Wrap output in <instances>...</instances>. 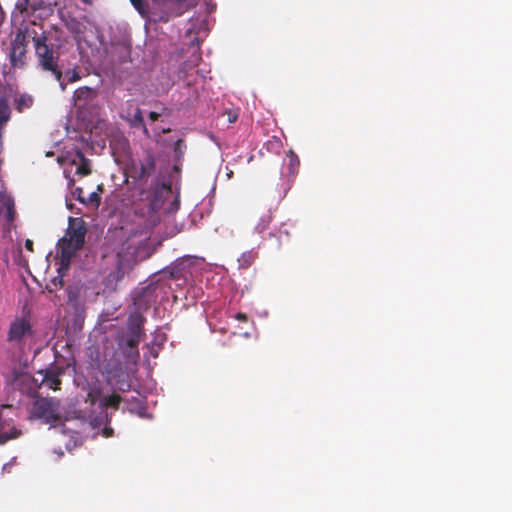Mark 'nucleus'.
Instances as JSON below:
<instances>
[{
	"mask_svg": "<svg viewBox=\"0 0 512 512\" xmlns=\"http://www.w3.org/2000/svg\"><path fill=\"white\" fill-rule=\"evenodd\" d=\"M33 47L37 67L44 72L51 73L56 80H60L62 77V70L59 65L60 46L54 44L46 32L39 34L35 30Z\"/></svg>",
	"mask_w": 512,
	"mask_h": 512,
	"instance_id": "f257e3e1",
	"label": "nucleus"
},
{
	"mask_svg": "<svg viewBox=\"0 0 512 512\" xmlns=\"http://www.w3.org/2000/svg\"><path fill=\"white\" fill-rule=\"evenodd\" d=\"M87 226L82 218L69 217V225L65 236L59 240L60 261L62 266H68L84 243Z\"/></svg>",
	"mask_w": 512,
	"mask_h": 512,
	"instance_id": "f03ea898",
	"label": "nucleus"
},
{
	"mask_svg": "<svg viewBox=\"0 0 512 512\" xmlns=\"http://www.w3.org/2000/svg\"><path fill=\"white\" fill-rule=\"evenodd\" d=\"M35 30L29 27L17 29L14 38L10 43L9 61L11 67L23 69L27 64V52L30 40L33 41Z\"/></svg>",
	"mask_w": 512,
	"mask_h": 512,
	"instance_id": "7ed1b4c3",
	"label": "nucleus"
},
{
	"mask_svg": "<svg viewBox=\"0 0 512 512\" xmlns=\"http://www.w3.org/2000/svg\"><path fill=\"white\" fill-rule=\"evenodd\" d=\"M29 419H38L45 424L60 422V402L55 398L35 399L30 411Z\"/></svg>",
	"mask_w": 512,
	"mask_h": 512,
	"instance_id": "20e7f679",
	"label": "nucleus"
},
{
	"mask_svg": "<svg viewBox=\"0 0 512 512\" xmlns=\"http://www.w3.org/2000/svg\"><path fill=\"white\" fill-rule=\"evenodd\" d=\"M156 171V159L152 153L146 155L131 166V176L140 182H146Z\"/></svg>",
	"mask_w": 512,
	"mask_h": 512,
	"instance_id": "39448f33",
	"label": "nucleus"
},
{
	"mask_svg": "<svg viewBox=\"0 0 512 512\" xmlns=\"http://www.w3.org/2000/svg\"><path fill=\"white\" fill-rule=\"evenodd\" d=\"M32 334L30 322L24 318H16L11 324L7 335L9 342L19 344L23 338Z\"/></svg>",
	"mask_w": 512,
	"mask_h": 512,
	"instance_id": "423d86ee",
	"label": "nucleus"
},
{
	"mask_svg": "<svg viewBox=\"0 0 512 512\" xmlns=\"http://www.w3.org/2000/svg\"><path fill=\"white\" fill-rule=\"evenodd\" d=\"M122 118L126 119L132 128L142 129L143 133L149 137V131L145 125L142 110L138 106H134L132 102H128V107L125 110V115Z\"/></svg>",
	"mask_w": 512,
	"mask_h": 512,
	"instance_id": "0eeeda50",
	"label": "nucleus"
},
{
	"mask_svg": "<svg viewBox=\"0 0 512 512\" xmlns=\"http://www.w3.org/2000/svg\"><path fill=\"white\" fill-rule=\"evenodd\" d=\"M87 362L90 369L101 371L102 374H106L108 381H110L112 371L107 367L102 370V359L99 348L91 346L87 349Z\"/></svg>",
	"mask_w": 512,
	"mask_h": 512,
	"instance_id": "6e6552de",
	"label": "nucleus"
},
{
	"mask_svg": "<svg viewBox=\"0 0 512 512\" xmlns=\"http://www.w3.org/2000/svg\"><path fill=\"white\" fill-rule=\"evenodd\" d=\"M144 322L145 318L141 313L135 312L130 314L127 321V331L125 332V334L142 339V336L144 334Z\"/></svg>",
	"mask_w": 512,
	"mask_h": 512,
	"instance_id": "1a4fd4ad",
	"label": "nucleus"
},
{
	"mask_svg": "<svg viewBox=\"0 0 512 512\" xmlns=\"http://www.w3.org/2000/svg\"><path fill=\"white\" fill-rule=\"evenodd\" d=\"M97 97V91L88 86H83L75 90L73 95L74 105L78 108L86 106Z\"/></svg>",
	"mask_w": 512,
	"mask_h": 512,
	"instance_id": "9d476101",
	"label": "nucleus"
},
{
	"mask_svg": "<svg viewBox=\"0 0 512 512\" xmlns=\"http://www.w3.org/2000/svg\"><path fill=\"white\" fill-rule=\"evenodd\" d=\"M3 423L0 426V445L6 444L10 440L18 439L22 435V430L16 426L10 427L7 431L3 430Z\"/></svg>",
	"mask_w": 512,
	"mask_h": 512,
	"instance_id": "9b49d317",
	"label": "nucleus"
},
{
	"mask_svg": "<svg viewBox=\"0 0 512 512\" xmlns=\"http://www.w3.org/2000/svg\"><path fill=\"white\" fill-rule=\"evenodd\" d=\"M76 156L79 160V165L76 169V174L80 176H87L91 173V162L85 157L81 151H77Z\"/></svg>",
	"mask_w": 512,
	"mask_h": 512,
	"instance_id": "f8f14e48",
	"label": "nucleus"
},
{
	"mask_svg": "<svg viewBox=\"0 0 512 512\" xmlns=\"http://www.w3.org/2000/svg\"><path fill=\"white\" fill-rule=\"evenodd\" d=\"M171 191L172 185L170 182H165L158 179L154 186V193L156 199L152 201V205H155L156 200L161 198L163 195H169Z\"/></svg>",
	"mask_w": 512,
	"mask_h": 512,
	"instance_id": "ddd939ff",
	"label": "nucleus"
},
{
	"mask_svg": "<svg viewBox=\"0 0 512 512\" xmlns=\"http://www.w3.org/2000/svg\"><path fill=\"white\" fill-rule=\"evenodd\" d=\"M257 252L250 250L242 253V255L238 258V267L240 269H248L257 259Z\"/></svg>",
	"mask_w": 512,
	"mask_h": 512,
	"instance_id": "4468645a",
	"label": "nucleus"
},
{
	"mask_svg": "<svg viewBox=\"0 0 512 512\" xmlns=\"http://www.w3.org/2000/svg\"><path fill=\"white\" fill-rule=\"evenodd\" d=\"M142 339L123 333L118 339L119 347L138 348Z\"/></svg>",
	"mask_w": 512,
	"mask_h": 512,
	"instance_id": "2eb2a0df",
	"label": "nucleus"
},
{
	"mask_svg": "<svg viewBox=\"0 0 512 512\" xmlns=\"http://www.w3.org/2000/svg\"><path fill=\"white\" fill-rule=\"evenodd\" d=\"M43 382L51 389L58 390L60 389L61 380L59 378V374L53 371H47Z\"/></svg>",
	"mask_w": 512,
	"mask_h": 512,
	"instance_id": "dca6fc26",
	"label": "nucleus"
},
{
	"mask_svg": "<svg viewBox=\"0 0 512 512\" xmlns=\"http://www.w3.org/2000/svg\"><path fill=\"white\" fill-rule=\"evenodd\" d=\"M287 158H288V164H287L288 173L290 175H294L297 172L299 164H300L299 158L292 150H289L287 152Z\"/></svg>",
	"mask_w": 512,
	"mask_h": 512,
	"instance_id": "f3484780",
	"label": "nucleus"
},
{
	"mask_svg": "<svg viewBox=\"0 0 512 512\" xmlns=\"http://www.w3.org/2000/svg\"><path fill=\"white\" fill-rule=\"evenodd\" d=\"M184 270V264L180 262L167 268L165 272L169 274L170 278L177 280L184 276Z\"/></svg>",
	"mask_w": 512,
	"mask_h": 512,
	"instance_id": "a211bd4d",
	"label": "nucleus"
},
{
	"mask_svg": "<svg viewBox=\"0 0 512 512\" xmlns=\"http://www.w3.org/2000/svg\"><path fill=\"white\" fill-rule=\"evenodd\" d=\"M122 401V398L118 394L107 395L103 398V404L107 408L117 409Z\"/></svg>",
	"mask_w": 512,
	"mask_h": 512,
	"instance_id": "6ab92c4d",
	"label": "nucleus"
},
{
	"mask_svg": "<svg viewBox=\"0 0 512 512\" xmlns=\"http://www.w3.org/2000/svg\"><path fill=\"white\" fill-rule=\"evenodd\" d=\"M186 151V145L182 139H178L174 144V161L182 162Z\"/></svg>",
	"mask_w": 512,
	"mask_h": 512,
	"instance_id": "aec40b11",
	"label": "nucleus"
},
{
	"mask_svg": "<svg viewBox=\"0 0 512 512\" xmlns=\"http://www.w3.org/2000/svg\"><path fill=\"white\" fill-rule=\"evenodd\" d=\"M122 350V353L125 358H127L131 362H136L140 358V354L138 351V348H127V347H120Z\"/></svg>",
	"mask_w": 512,
	"mask_h": 512,
	"instance_id": "412c9836",
	"label": "nucleus"
},
{
	"mask_svg": "<svg viewBox=\"0 0 512 512\" xmlns=\"http://www.w3.org/2000/svg\"><path fill=\"white\" fill-rule=\"evenodd\" d=\"M265 148L268 151L279 153L282 148V142L278 137H273L265 143Z\"/></svg>",
	"mask_w": 512,
	"mask_h": 512,
	"instance_id": "4be33fe9",
	"label": "nucleus"
},
{
	"mask_svg": "<svg viewBox=\"0 0 512 512\" xmlns=\"http://www.w3.org/2000/svg\"><path fill=\"white\" fill-rule=\"evenodd\" d=\"M101 203V197L98 192H92L88 197H85L84 205H91L95 209H98Z\"/></svg>",
	"mask_w": 512,
	"mask_h": 512,
	"instance_id": "5701e85b",
	"label": "nucleus"
},
{
	"mask_svg": "<svg viewBox=\"0 0 512 512\" xmlns=\"http://www.w3.org/2000/svg\"><path fill=\"white\" fill-rule=\"evenodd\" d=\"M271 220H272L271 213H267L264 216H262L260 223L255 227L257 232L262 233L263 231H265L268 228Z\"/></svg>",
	"mask_w": 512,
	"mask_h": 512,
	"instance_id": "b1692460",
	"label": "nucleus"
},
{
	"mask_svg": "<svg viewBox=\"0 0 512 512\" xmlns=\"http://www.w3.org/2000/svg\"><path fill=\"white\" fill-rule=\"evenodd\" d=\"M65 76H66L67 83H70V84L77 82L81 79V75L76 68H74L72 70H68L66 72Z\"/></svg>",
	"mask_w": 512,
	"mask_h": 512,
	"instance_id": "393cba45",
	"label": "nucleus"
},
{
	"mask_svg": "<svg viewBox=\"0 0 512 512\" xmlns=\"http://www.w3.org/2000/svg\"><path fill=\"white\" fill-rule=\"evenodd\" d=\"M130 2L142 16L146 14V4L143 0H130Z\"/></svg>",
	"mask_w": 512,
	"mask_h": 512,
	"instance_id": "a878e982",
	"label": "nucleus"
},
{
	"mask_svg": "<svg viewBox=\"0 0 512 512\" xmlns=\"http://www.w3.org/2000/svg\"><path fill=\"white\" fill-rule=\"evenodd\" d=\"M6 206V212H7V219L8 221H13L15 216V209H14V203L10 200H8L5 203Z\"/></svg>",
	"mask_w": 512,
	"mask_h": 512,
	"instance_id": "bb28decb",
	"label": "nucleus"
},
{
	"mask_svg": "<svg viewBox=\"0 0 512 512\" xmlns=\"http://www.w3.org/2000/svg\"><path fill=\"white\" fill-rule=\"evenodd\" d=\"M72 195L76 198L77 201H79L81 204L82 203H85V196H84V191L81 187H76L73 192H72Z\"/></svg>",
	"mask_w": 512,
	"mask_h": 512,
	"instance_id": "cd10ccee",
	"label": "nucleus"
},
{
	"mask_svg": "<svg viewBox=\"0 0 512 512\" xmlns=\"http://www.w3.org/2000/svg\"><path fill=\"white\" fill-rule=\"evenodd\" d=\"M31 103H32V99L25 98V97H21L18 102L19 106L25 105L26 107H29L31 105Z\"/></svg>",
	"mask_w": 512,
	"mask_h": 512,
	"instance_id": "c85d7f7f",
	"label": "nucleus"
},
{
	"mask_svg": "<svg viewBox=\"0 0 512 512\" xmlns=\"http://www.w3.org/2000/svg\"><path fill=\"white\" fill-rule=\"evenodd\" d=\"M118 388L121 391H127L130 388V384L128 382L121 381V382H118Z\"/></svg>",
	"mask_w": 512,
	"mask_h": 512,
	"instance_id": "c756f323",
	"label": "nucleus"
},
{
	"mask_svg": "<svg viewBox=\"0 0 512 512\" xmlns=\"http://www.w3.org/2000/svg\"><path fill=\"white\" fill-rule=\"evenodd\" d=\"M235 318L238 320V321H241V322H247L248 321V316L245 314V313H237L235 315Z\"/></svg>",
	"mask_w": 512,
	"mask_h": 512,
	"instance_id": "7c9ffc66",
	"label": "nucleus"
},
{
	"mask_svg": "<svg viewBox=\"0 0 512 512\" xmlns=\"http://www.w3.org/2000/svg\"><path fill=\"white\" fill-rule=\"evenodd\" d=\"M181 165H182V162L174 161L173 171L176 172V173H180Z\"/></svg>",
	"mask_w": 512,
	"mask_h": 512,
	"instance_id": "2f4dec72",
	"label": "nucleus"
},
{
	"mask_svg": "<svg viewBox=\"0 0 512 512\" xmlns=\"http://www.w3.org/2000/svg\"><path fill=\"white\" fill-rule=\"evenodd\" d=\"M25 248L28 250V251H31L33 252V241L30 240V239H27L25 241Z\"/></svg>",
	"mask_w": 512,
	"mask_h": 512,
	"instance_id": "473e14b6",
	"label": "nucleus"
},
{
	"mask_svg": "<svg viewBox=\"0 0 512 512\" xmlns=\"http://www.w3.org/2000/svg\"><path fill=\"white\" fill-rule=\"evenodd\" d=\"M112 434H113V429H112V428H110V427H105V428L103 429V435H104L105 437H110V436H112Z\"/></svg>",
	"mask_w": 512,
	"mask_h": 512,
	"instance_id": "72a5a7b5",
	"label": "nucleus"
},
{
	"mask_svg": "<svg viewBox=\"0 0 512 512\" xmlns=\"http://www.w3.org/2000/svg\"><path fill=\"white\" fill-rule=\"evenodd\" d=\"M159 117H160V114L157 112L152 111L149 113V118L152 121H157L159 119Z\"/></svg>",
	"mask_w": 512,
	"mask_h": 512,
	"instance_id": "f704fd0d",
	"label": "nucleus"
},
{
	"mask_svg": "<svg viewBox=\"0 0 512 512\" xmlns=\"http://www.w3.org/2000/svg\"><path fill=\"white\" fill-rule=\"evenodd\" d=\"M57 81L60 85L61 90L65 91L68 83H67V81L66 82L63 81V76L60 78V80H57Z\"/></svg>",
	"mask_w": 512,
	"mask_h": 512,
	"instance_id": "c9c22d12",
	"label": "nucleus"
},
{
	"mask_svg": "<svg viewBox=\"0 0 512 512\" xmlns=\"http://www.w3.org/2000/svg\"><path fill=\"white\" fill-rule=\"evenodd\" d=\"M236 120H237V115H233V116H231V115L229 114V122H235Z\"/></svg>",
	"mask_w": 512,
	"mask_h": 512,
	"instance_id": "e433bc0d",
	"label": "nucleus"
},
{
	"mask_svg": "<svg viewBox=\"0 0 512 512\" xmlns=\"http://www.w3.org/2000/svg\"><path fill=\"white\" fill-rule=\"evenodd\" d=\"M160 20L164 21V22H167L169 20V18L168 17H160Z\"/></svg>",
	"mask_w": 512,
	"mask_h": 512,
	"instance_id": "4c0bfd02",
	"label": "nucleus"
},
{
	"mask_svg": "<svg viewBox=\"0 0 512 512\" xmlns=\"http://www.w3.org/2000/svg\"><path fill=\"white\" fill-rule=\"evenodd\" d=\"M74 183H75V180H74V179H70V180H69V186H73V185H74Z\"/></svg>",
	"mask_w": 512,
	"mask_h": 512,
	"instance_id": "58836bf2",
	"label": "nucleus"
},
{
	"mask_svg": "<svg viewBox=\"0 0 512 512\" xmlns=\"http://www.w3.org/2000/svg\"><path fill=\"white\" fill-rule=\"evenodd\" d=\"M97 190H98V191H100V192H102V191H103L102 185H99V186L97 187Z\"/></svg>",
	"mask_w": 512,
	"mask_h": 512,
	"instance_id": "ea45409f",
	"label": "nucleus"
},
{
	"mask_svg": "<svg viewBox=\"0 0 512 512\" xmlns=\"http://www.w3.org/2000/svg\"><path fill=\"white\" fill-rule=\"evenodd\" d=\"M84 2H87V0H83Z\"/></svg>",
	"mask_w": 512,
	"mask_h": 512,
	"instance_id": "a19ab883",
	"label": "nucleus"
}]
</instances>
